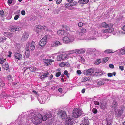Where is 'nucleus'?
<instances>
[{
    "mask_svg": "<svg viewBox=\"0 0 125 125\" xmlns=\"http://www.w3.org/2000/svg\"><path fill=\"white\" fill-rule=\"evenodd\" d=\"M4 35L10 38V37H12L13 35V34L12 32L11 33L6 32L4 33Z\"/></svg>",
    "mask_w": 125,
    "mask_h": 125,
    "instance_id": "obj_26",
    "label": "nucleus"
},
{
    "mask_svg": "<svg viewBox=\"0 0 125 125\" xmlns=\"http://www.w3.org/2000/svg\"><path fill=\"white\" fill-rule=\"evenodd\" d=\"M105 80L104 79L100 80L98 82V84L100 85H103L104 83Z\"/></svg>",
    "mask_w": 125,
    "mask_h": 125,
    "instance_id": "obj_28",
    "label": "nucleus"
},
{
    "mask_svg": "<svg viewBox=\"0 0 125 125\" xmlns=\"http://www.w3.org/2000/svg\"><path fill=\"white\" fill-rule=\"evenodd\" d=\"M28 43H29L30 44V46L29 47V49L30 48V49L32 51L34 50L36 45L34 42L33 41H32L30 43H27V44Z\"/></svg>",
    "mask_w": 125,
    "mask_h": 125,
    "instance_id": "obj_21",
    "label": "nucleus"
},
{
    "mask_svg": "<svg viewBox=\"0 0 125 125\" xmlns=\"http://www.w3.org/2000/svg\"><path fill=\"white\" fill-rule=\"evenodd\" d=\"M117 103L115 101H114L112 105V108L114 109L115 112L117 111Z\"/></svg>",
    "mask_w": 125,
    "mask_h": 125,
    "instance_id": "obj_19",
    "label": "nucleus"
},
{
    "mask_svg": "<svg viewBox=\"0 0 125 125\" xmlns=\"http://www.w3.org/2000/svg\"><path fill=\"white\" fill-rule=\"evenodd\" d=\"M83 112L82 111L79 109H74L73 111V116L75 118H77L82 115Z\"/></svg>",
    "mask_w": 125,
    "mask_h": 125,
    "instance_id": "obj_3",
    "label": "nucleus"
},
{
    "mask_svg": "<svg viewBox=\"0 0 125 125\" xmlns=\"http://www.w3.org/2000/svg\"><path fill=\"white\" fill-rule=\"evenodd\" d=\"M74 122V120L72 117L68 116L66 120L65 125H73Z\"/></svg>",
    "mask_w": 125,
    "mask_h": 125,
    "instance_id": "obj_6",
    "label": "nucleus"
},
{
    "mask_svg": "<svg viewBox=\"0 0 125 125\" xmlns=\"http://www.w3.org/2000/svg\"><path fill=\"white\" fill-rule=\"evenodd\" d=\"M77 74L79 75L81 74L82 73V72L81 71L79 70H78L77 71Z\"/></svg>",
    "mask_w": 125,
    "mask_h": 125,
    "instance_id": "obj_60",
    "label": "nucleus"
},
{
    "mask_svg": "<svg viewBox=\"0 0 125 125\" xmlns=\"http://www.w3.org/2000/svg\"><path fill=\"white\" fill-rule=\"evenodd\" d=\"M69 57L68 55L66 54H60L58 55L57 57V60L58 61H59L65 59H67Z\"/></svg>",
    "mask_w": 125,
    "mask_h": 125,
    "instance_id": "obj_8",
    "label": "nucleus"
},
{
    "mask_svg": "<svg viewBox=\"0 0 125 125\" xmlns=\"http://www.w3.org/2000/svg\"><path fill=\"white\" fill-rule=\"evenodd\" d=\"M124 107L123 105L120 107L118 112L116 113L118 116H120L122 115L124 111Z\"/></svg>",
    "mask_w": 125,
    "mask_h": 125,
    "instance_id": "obj_14",
    "label": "nucleus"
},
{
    "mask_svg": "<svg viewBox=\"0 0 125 125\" xmlns=\"http://www.w3.org/2000/svg\"><path fill=\"white\" fill-rule=\"evenodd\" d=\"M6 38L4 37H1L0 38V43L3 42L5 41Z\"/></svg>",
    "mask_w": 125,
    "mask_h": 125,
    "instance_id": "obj_37",
    "label": "nucleus"
},
{
    "mask_svg": "<svg viewBox=\"0 0 125 125\" xmlns=\"http://www.w3.org/2000/svg\"><path fill=\"white\" fill-rule=\"evenodd\" d=\"M119 69L121 71H123L124 69L123 66H119Z\"/></svg>",
    "mask_w": 125,
    "mask_h": 125,
    "instance_id": "obj_63",
    "label": "nucleus"
},
{
    "mask_svg": "<svg viewBox=\"0 0 125 125\" xmlns=\"http://www.w3.org/2000/svg\"><path fill=\"white\" fill-rule=\"evenodd\" d=\"M28 121L29 123L31 120L32 123L34 124L37 125L41 123L42 121V115L40 114H35L34 113L30 114L28 117Z\"/></svg>",
    "mask_w": 125,
    "mask_h": 125,
    "instance_id": "obj_1",
    "label": "nucleus"
},
{
    "mask_svg": "<svg viewBox=\"0 0 125 125\" xmlns=\"http://www.w3.org/2000/svg\"><path fill=\"white\" fill-rule=\"evenodd\" d=\"M29 69L31 71H34L37 70L36 68L32 66L29 67Z\"/></svg>",
    "mask_w": 125,
    "mask_h": 125,
    "instance_id": "obj_38",
    "label": "nucleus"
},
{
    "mask_svg": "<svg viewBox=\"0 0 125 125\" xmlns=\"http://www.w3.org/2000/svg\"><path fill=\"white\" fill-rule=\"evenodd\" d=\"M107 29L108 30V32L109 33L113 32L114 30L113 29V28H109Z\"/></svg>",
    "mask_w": 125,
    "mask_h": 125,
    "instance_id": "obj_43",
    "label": "nucleus"
},
{
    "mask_svg": "<svg viewBox=\"0 0 125 125\" xmlns=\"http://www.w3.org/2000/svg\"><path fill=\"white\" fill-rule=\"evenodd\" d=\"M81 53H85V50L84 49H79Z\"/></svg>",
    "mask_w": 125,
    "mask_h": 125,
    "instance_id": "obj_44",
    "label": "nucleus"
},
{
    "mask_svg": "<svg viewBox=\"0 0 125 125\" xmlns=\"http://www.w3.org/2000/svg\"><path fill=\"white\" fill-rule=\"evenodd\" d=\"M92 32L93 34L94 35H96L98 34L97 31L95 30H92Z\"/></svg>",
    "mask_w": 125,
    "mask_h": 125,
    "instance_id": "obj_49",
    "label": "nucleus"
},
{
    "mask_svg": "<svg viewBox=\"0 0 125 125\" xmlns=\"http://www.w3.org/2000/svg\"><path fill=\"white\" fill-rule=\"evenodd\" d=\"M117 54L119 55L125 54V48H123L116 51Z\"/></svg>",
    "mask_w": 125,
    "mask_h": 125,
    "instance_id": "obj_18",
    "label": "nucleus"
},
{
    "mask_svg": "<svg viewBox=\"0 0 125 125\" xmlns=\"http://www.w3.org/2000/svg\"><path fill=\"white\" fill-rule=\"evenodd\" d=\"M12 17V15L11 14H9L8 16L6 18L7 20H10L11 19Z\"/></svg>",
    "mask_w": 125,
    "mask_h": 125,
    "instance_id": "obj_46",
    "label": "nucleus"
},
{
    "mask_svg": "<svg viewBox=\"0 0 125 125\" xmlns=\"http://www.w3.org/2000/svg\"><path fill=\"white\" fill-rule=\"evenodd\" d=\"M43 61L44 63L48 66L51 65V62H54V60L51 59H43Z\"/></svg>",
    "mask_w": 125,
    "mask_h": 125,
    "instance_id": "obj_15",
    "label": "nucleus"
},
{
    "mask_svg": "<svg viewBox=\"0 0 125 125\" xmlns=\"http://www.w3.org/2000/svg\"><path fill=\"white\" fill-rule=\"evenodd\" d=\"M94 103L95 104L97 105H98L99 104V102L97 101H94Z\"/></svg>",
    "mask_w": 125,
    "mask_h": 125,
    "instance_id": "obj_61",
    "label": "nucleus"
},
{
    "mask_svg": "<svg viewBox=\"0 0 125 125\" xmlns=\"http://www.w3.org/2000/svg\"><path fill=\"white\" fill-rule=\"evenodd\" d=\"M52 116V114L49 112H48L45 114V115L43 116H42V120L45 121L47 118H50Z\"/></svg>",
    "mask_w": 125,
    "mask_h": 125,
    "instance_id": "obj_13",
    "label": "nucleus"
},
{
    "mask_svg": "<svg viewBox=\"0 0 125 125\" xmlns=\"http://www.w3.org/2000/svg\"><path fill=\"white\" fill-rule=\"evenodd\" d=\"M64 73L65 75H66V76H68V72L67 70L65 71L64 72Z\"/></svg>",
    "mask_w": 125,
    "mask_h": 125,
    "instance_id": "obj_62",
    "label": "nucleus"
},
{
    "mask_svg": "<svg viewBox=\"0 0 125 125\" xmlns=\"http://www.w3.org/2000/svg\"><path fill=\"white\" fill-rule=\"evenodd\" d=\"M38 99L40 103L41 104H43L45 102V99L43 97H42Z\"/></svg>",
    "mask_w": 125,
    "mask_h": 125,
    "instance_id": "obj_25",
    "label": "nucleus"
},
{
    "mask_svg": "<svg viewBox=\"0 0 125 125\" xmlns=\"http://www.w3.org/2000/svg\"><path fill=\"white\" fill-rule=\"evenodd\" d=\"M101 62V60L100 59H97L95 62V64L96 65H98Z\"/></svg>",
    "mask_w": 125,
    "mask_h": 125,
    "instance_id": "obj_35",
    "label": "nucleus"
},
{
    "mask_svg": "<svg viewBox=\"0 0 125 125\" xmlns=\"http://www.w3.org/2000/svg\"><path fill=\"white\" fill-rule=\"evenodd\" d=\"M14 57L16 61L21 60L22 58V55L19 53H15Z\"/></svg>",
    "mask_w": 125,
    "mask_h": 125,
    "instance_id": "obj_11",
    "label": "nucleus"
},
{
    "mask_svg": "<svg viewBox=\"0 0 125 125\" xmlns=\"http://www.w3.org/2000/svg\"><path fill=\"white\" fill-rule=\"evenodd\" d=\"M61 73L60 72L57 73L56 74V76L57 77H59L61 74Z\"/></svg>",
    "mask_w": 125,
    "mask_h": 125,
    "instance_id": "obj_55",
    "label": "nucleus"
},
{
    "mask_svg": "<svg viewBox=\"0 0 125 125\" xmlns=\"http://www.w3.org/2000/svg\"><path fill=\"white\" fill-rule=\"evenodd\" d=\"M103 74L102 72H95V74L96 76L101 75Z\"/></svg>",
    "mask_w": 125,
    "mask_h": 125,
    "instance_id": "obj_39",
    "label": "nucleus"
},
{
    "mask_svg": "<svg viewBox=\"0 0 125 125\" xmlns=\"http://www.w3.org/2000/svg\"><path fill=\"white\" fill-rule=\"evenodd\" d=\"M102 25L103 27L107 28V24L105 22H103L102 23Z\"/></svg>",
    "mask_w": 125,
    "mask_h": 125,
    "instance_id": "obj_45",
    "label": "nucleus"
},
{
    "mask_svg": "<svg viewBox=\"0 0 125 125\" xmlns=\"http://www.w3.org/2000/svg\"><path fill=\"white\" fill-rule=\"evenodd\" d=\"M62 0H56V3L57 4H59L61 2Z\"/></svg>",
    "mask_w": 125,
    "mask_h": 125,
    "instance_id": "obj_57",
    "label": "nucleus"
},
{
    "mask_svg": "<svg viewBox=\"0 0 125 125\" xmlns=\"http://www.w3.org/2000/svg\"><path fill=\"white\" fill-rule=\"evenodd\" d=\"M59 65L62 67H68L70 66V64L68 62H62L59 64Z\"/></svg>",
    "mask_w": 125,
    "mask_h": 125,
    "instance_id": "obj_20",
    "label": "nucleus"
},
{
    "mask_svg": "<svg viewBox=\"0 0 125 125\" xmlns=\"http://www.w3.org/2000/svg\"><path fill=\"white\" fill-rule=\"evenodd\" d=\"M91 78L90 77L88 76L87 77H85L83 78V82H85L87 81L91 80Z\"/></svg>",
    "mask_w": 125,
    "mask_h": 125,
    "instance_id": "obj_27",
    "label": "nucleus"
},
{
    "mask_svg": "<svg viewBox=\"0 0 125 125\" xmlns=\"http://www.w3.org/2000/svg\"><path fill=\"white\" fill-rule=\"evenodd\" d=\"M116 51H114L113 50H112L110 49H108L105 51L104 52H106L107 53H113L115 52H116Z\"/></svg>",
    "mask_w": 125,
    "mask_h": 125,
    "instance_id": "obj_32",
    "label": "nucleus"
},
{
    "mask_svg": "<svg viewBox=\"0 0 125 125\" xmlns=\"http://www.w3.org/2000/svg\"><path fill=\"white\" fill-rule=\"evenodd\" d=\"M68 28L66 26H64L62 28V29H60L58 31L57 33L59 35L66 36L67 35V31L68 30Z\"/></svg>",
    "mask_w": 125,
    "mask_h": 125,
    "instance_id": "obj_4",
    "label": "nucleus"
},
{
    "mask_svg": "<svg viewBox=\"0 0 125 125\" xmlns=\"http://www.w3.org/2000/svg\"><path fill=\"white\" fill-rule=\"evenodd\" d=\"M49 74V73L48 72H46L44 73L43 75H42L41 77V79H43L44 78L46 77H47V75Z\"/></svg>",
    "mask_w": 125,
    "mask_h": 125,
    "instance_id": "obj_31",
    "label": "nucleus"
},
{
    "mask_svg": "<svg viewBox=\"0 0 125 125\" xmlns=\"http://www.w3.org/2000/svg\"><path fill=\"white\" fill-rule=\"evenodd\" d=\"M118 34L125 35V32L123 31L120 30H118L117 31Z\"/></svg>",
    "mask_w": 125,
    "mask_h": 125,
    "instance_id": "obj_36",
    "label": "nucleus"
},
{
    "mask_svg": "<svg viewBox=\"0 0 125 125\" xmlns=\"http://www.w3.org/2000/svg\"><path fill=\"white\" fill-rule=\"evenodd\" d=\"M49 36L47 35H45L44 37L39 42V45L42 47L44 46L46 43V40L49 39Z\"/></svg>",
    "mask_w": 125,
    "mask_h": 125,
    "instance_id": "obj_7",
    "label": "nucleus"
},
{
    "mask_svg": "<svg viewBox=\"0 0 125 125\" xmlns=\"http://www.w3.org/2000/svg\"><path fill=\"white\" fill-rule=\"evenodd\" d=\"M113 27V25L112 24H107V28H112Z\"/></svg>",
    "mask_w": 125,
    "mask_h": 125,
    "instance_id": "obj_54",
    "label": "nucleus"
},
{
    "mask_svg": "<svg viewBox=\"0 0 125 125\" xmlns=\"http://www.w3.org/2000/svg\"><path fill=\"white\" fill-rule=\"evenodd\" d=\"M7 77L8 79L9 80H10V79H11L12 78V77H11V76L10 75H8L7 76Z\"/></svg>",
    "mask_w": 125,
    "mask_h": 125,
    "instance_id": "obj_64",
    "label": "nucleus"
},
{
    "mask_svg": "<svg viewBox=\"0 0 125 125\" xmlns=\"http://www.w3.org/2000/svg\"><path fill=\"white\" fill-rule=\"evenodd\" d=\"M66 36H67L64 37L63 39V41L65 43H72L75 40L76 38V36L72 34H68L67 33Z\"/></svg>",
    "mask_w": 125,
    "mask_h": 125,
    "instance_id": "obj_2",
    "label": "nucleus"
},
{
    "mask_svg": "<svg viewBox=\"0 0 125 125\" xmlns=\"http://www.w3.org/2000/svg\"><path fill=\"white\" fill-rule=\"evenodd\" d=\"M82 123V124L83 125H89L88 120L85 118L83 119Z\"/></svg>",
    "mask_w": 125,
    "mask_h": 125,
    "instance_id": "obj_23",
    "label": "nucleus"
},
{
    "mask_svg": "<svg viewBox=\"0 0 125 125\" xmlns=\"http://www.w3.org/2000/svg\"><path fill=\"white\" fill-rule=\"evenodd\" d=\"M107 106V104L106 103H102L100 105V107L102 109H104Z\"/></svg>",
    "mask_w": 125,
    "mask_h": 125,
    "instance_id": "obj_29",
    "label": "nucleus"
},
{
    "mask_svg": "<svg viewBox=\"0 0 125 125\" xmlns=\"http://www.w3.org/2000/svg\"><path fill=\"white\" fill-rule=\"evenodd\" d=\"M37 29H40V31H42V33L44 32L45 30L47 32H48L50 31V30H48L47 27L46 26H41L40 25H37L35 27L34 30L37 32H39V31H37Z\"/></svg>",
    "mask_w": 125,
    "mask_h": 125,
    "instance_id": "obj_5",
    "label": "nucleus"
},
{
    "mask_svg": "<svg viewBox=\"0 0 125 125\" xmlns=\"http://www.w3.org/2000/svg\"><path fill=\"white\" fill-rule=\"evenodd\" d=\"M15 26H10L9 28V29L10 31H15Z\"/></svg>",
    "mask_w": 125,
    "mask_h": 125,
    "instance_id": "obj_34",
    "label": "nucleus"
},
{
    "mask_svg": "<svg viewBox=\"0 0 125 125\" xmlns=\"http://www.w3.org/2000/svg\"><path fill=\"white\" fill-rule=\"evenodd\" d=\"M109 58L108 57H106L103 59V61L105 63L108 60Z\"/></svg>",
    "mask_w": 125,
    "mask_h": 125,
    "instance_id": "obj_47",
    "label": "nucleus"
},
{
    "mask_svg": "<svg viewBox=\"0 0 125 125\" xmlns=\"http://www.w3.org/2000/svg\"><path fill=\"white\" fill-rule=\"evenodd\" d=\"M77 3L76 1H74L73 3L70 4L71 6L73 7V6H75L77 5Z\"/></svg>",
    "mask_w": 125,
    "mask_h": 125,
    "instance_id": "obj_41",
    "label": "nucleus"
},
{
    "mask_svg": "<svg viewBox=\"0 0 125 125\" xmlns=\"http://www.w3.org/2000/svg\"><path fill=\"white\" fill-rule=\"evenodd\" d=\"M81 60L82 62L84 63L85 62V60L83 57H81Z\"/></svg>",
    "mask_w": 125,
    "mask_h": 125,
    "instance_id": "obj_52",
    "label": "nucleus"
},
{
    "mask_svg": "<svg viewBox=\"0 0 125 125\" xmlns=\"http://www.w3.org/2000/svg\"><path fill=\"white\" fill-rule=\"evenodd\" d=\"M58 114L61 116L63 119H65L67 115L66 112L63 111H61L58 113Z\"/></svg>",
    "mask_w": 125,
    "mask_h": 125,
    "instance_id": "obj_16",
    "label": "nucleus"
},
{
    "mask_svg": "<svg viewBox=\"0 0 125 125\" xmlns=\"http://www.w3.org/2000/svg\"><path fill=\"white\" fill-rule=\"evenodd\" d=\"M64 7L67 9L70 10H73L74 8L73 7L71 6L70 3L66 4L65 5Z\"/></svg>",
    "mask_w": 125,
    "mask_h": 125,
    "instance_id": "obj_22",
    "label": "nucleus"
},
{
    "mask_svg": "<svg viewBox=\"0 0 125 125\" xmlns=\"http://www.w3.org/2000/svg\"><path fill=\"white\" fill-rule=\"evenodd\" d=\"M94 73V70L92 68L84 70L83 72V74L85 75H91Z\"/></svg>",
    "mask_w": 125,
    "mask_h": 125,
    "instance_id": "obj_9",
    "label": "nucleus"
},
{
    "mask_svg": "<svg viewBox=\"0 0 125 125\" xmlns=\"http://www.w3.org/2000/svg\"><path fill=\"white\" fill-rule=\"evenodd\" d=\"M19 15H16L15 16L14 19L15 20H17L19 18Z\"/></svg>",
    "mask_w": 125,
    "mask_h": 125,
    "instance_id": "obj_53",
    "label": "nucleus"
},
{
    "mask_svg": "<svg viewBox=\"0 0 125 125\" xmlns=\"http://www.w3.org/2000/svg\"><path fill=\"white\" fill-rule=\"evenodd\" d=\"M22 37L21 38V41L24 42L26 40L28 39L29 36V34L26 32H25L22 35Z\"/></svg>",
    "mask_w": 125,
    "mask_h": 125,
    "instance_id": "obj_10",
    "label": "nucleus"
},
{
    "mask_svg": "<svg viewBox=\"0 0 125 125\" xmlns=\"http://www.w3.org/2000/svg\"><path fill=\"white\" fill-rule=\"evenodd\" d=\"M86 32V30L85 28H82L81 30V32L79 33V34L80 35L81 33H84Z\"/></svg>",
    "mask_w": 125,
    "mask_h": 125,
    "instance_id": "obj_33",
    "label": "nucleus"
},
{
    "mask_svg": "<svg viewBox=\"0 0 125 125\" xmlns=\"http://www.w3.org/2000/svg\"><path fill=\"white\" fill-rule=\"evenodd\" d=\"M4 61L3 58H0V64H2L4 62Z\"/></svg>",
    "mask_w": 125,
    "mask_h": 125,
    "instance_id": "obj_50",
    "label": "nucleus"
},
{
    "mask_svg": "<svg viewBox=\"0 0 125 125\" xmlns=\"http://www.w3.org/2000/svg\"><path fill=\"white\" fill-rule=\"evenodd\" d=\"M92 112L94 114H96L97 112V110L96 108H94L92 110Z\"/></svg>",
    "mask_w": 125,
    "mask_h": 125,
    "instance_id": "obj_48",
    "label": "nucleus"
},
{
    "mask_svg": "<svg viewBox=\"0 0 125 125\" xmlns=\"http://www.w3.org/2000/svg\"><path fill=\"white\" fill-rule=\"evenodd\" d=\"M78 49L73 50L72 51V53H77L78 52Z\"/></svg>",
    "mask_w": 125,
    "mask_h": 125,
    "instance_id": "obj_51",
    "label": "nucleus"
},
{
    "mask_svg": "<svg viewBox=\"0 0 125 125\" xmlns=\"http://www.w3.org/2000/svg\"><path fill=\"white\" fill-rule=\"evenodd\" d=\"M15 31H19L21 30V28L20 27L16 26L15 27Z\"/></svg>",
    "mask_w": 125,
    "mask_h": 125,
    "instance_id": "obj_40",
    "label": "nucleus"
},
{
    "mask_svg": "<svg viewBox=\"0 0 125 125\" xmlns=\"http://www.w3.org/2000/svg\"><path fill=\"white\" fill-rule=\"evenodd\" d=\"M62 43L58 41H54L51 44V46L52 47H56L62 45Z\"/></svg>",
    "mask_w": 125,
    "mask_h": 125,
    "instance_id": "obj_17",
    "label": "nucleus"
},
{
    "mask_svg": "<svg viewBox=\"0 0 125 125\" xmlns=\"http://www.w3.org/2000/svg\"><path fill=\"white\" fill-rule=\"evenodd\" d=\"M9 55L8 56L9 57H10L11 56V54H12V52L10 51H9L8 52Z\"/></svg>",
    "mask_w": 125,
    "mask_h": 125,
    "instance_id": "obj_59",
    "label": "nucleus"
},
{
    "mask_svg": "<svg viewBox=\"0 0 125 125\" xmlns=\"http://www.w3.org/2000/svg\"><path fill=\"white\" fill-rule=\"evenodd\" d=\"M89 0H79L78 2L80 4H85L87 3Z\"/></svg>",
    "mask_w": 125,
    "mask_h": 125,
    "instance_id": "obj_24",
    "label": "nucleus"
},
{
    "mask_svg": "<svg viewBox=\"0 0 125 125\" xmlns=\"http://www.w3.org/2000/svg\"><path fill=\"white\" fill-rule=\"evenodd\" d=\"M112 121L111 119H108L107 125H111Z\"/></svg>",
    "mask_w": 125,
    "mask_h": 125,
    "instance_id": "obj_42",
    "label": "nucleus"
},
{
    "mask_svg": "<svg viewBox=\"0 0 125 125\" xmlns=\"http://www.w3.org/2000/svg\"><path fill=\"white\" fill-rule=\"evenodd\" d=\"M2 67L4 69L6 70H7L8 69L9 66L7 63H5L3 64L2 65Z\"/></svg>",
    "mask_w": 125,
    "mask_h": 125,
    "instance_id": "obj_30",
    "label": "nucleus"
},
{
    "mask_svg": "<svg viewBox=\"0 0 125 125\" xmlns=\"http://www.w3.org/2000/svg\"><path fill=\"white\" fill-rule=\"evenodd\" d=\"M4 12L3 10H1L0 11V14L3 17L4 15Z\"/></svg>",
    "mask_w": 125,
    "mask_h": 125,
    "instance_id": "obj_58",
    "label": "nucleus"
},
{
    "mask_svg": "<svg viewBox=\"0 0 125 125\" xmlns=\"http://www.w3.org/2000/svg\"><path fill=\"white\" fill-rule=\"evenodd\" d=\"M30 44L29 43H27L26 45V51L25 52V55L27 58L29 57L30 55V51H29V46Z\"/></svg>",
    "mask_w": 125,
    "mask_h": 125,
    "instance_id": "obj_12",
    "label": "nucleus"
},
{
    "mask_svg": "<svg viewBox=\"0 0 125 125\" xmlns=\"http://www.w3.org/2000/svg\"><path fill=\"white\" fill-rule=\"evenodd\" d=\"M96 39V38L93 37H90L88 38L87 39L88 40H95Z\"/></svg>",
    "mask_w": 125,
    "mask_h": 125,
    "instance_id": "obj_56",
    "label": "nucleus"
}]
</instances>
